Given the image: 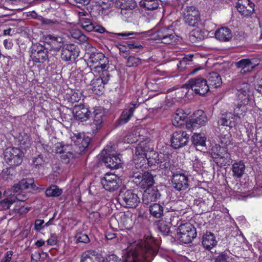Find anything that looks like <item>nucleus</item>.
<instances>
[{"mask_svg": "<svg viewBox=\"0 0 262 262\" xmlns=\"http://www.w3.org/2000/svg\"><path fill=\"white\" fill-rule=\"evenodd\" d=\"M129 246L123 253L122 262H151L157 254L159 245L151 235H136L133 230H122Z\"/></svg>", "mask_w": 262, "mask_h": 262, "instance_id": "obj_1", "label": "nucleus"}, {"mask_svg": "<svg viewBox=\"0 0 262 262\" xmlns=\"http://www.w3.org/2000/svg\"><path fill=\"white\" fill-rule=\"evenodd\" d=\"M99 77L94 78V74L92 72L86 73L84 75V80L87 83H90L91 89L96 95L102 94L104 89V85L106 84L110 80V74L108 71L101 72Z\"/></svg>", "mask_w": 262, "mask_h": 262, "instance_id": "obj_2", "label": "nucleus"}, {"mask_svg": "<svg viewBox=\"0 0 262 262\" xmlns=\"http://www.w3.org/2000/svg\"><path fill=\"white\" fill-rule=\"evenodd\" d=\"M118 199L121 206L128 208H135L140 203L137 194L132 190L126 189L120 190Z\"/></svg>", "mask_w": 262, "mask_h": 262, "instance_id": "obj_3", "label": "nucleus"}, {"mask_svg": "<svg viewBox=\"0 0 262 262\" xmlns=\"http://www.w3.org/2000/svg\"><path fill=\"white\" fill-rule=\"evenodd\" d=\"M152 38L165 44H171L178 40V36L176 35L171 26L163 27L158 29L152 34Z\"/></svg>", "mask_w": 262, "mask_h": 262, "instance_id": "obj_4", "label": "nucleus"}, {"mask_svg": "<svg viewBox=\"0 0 262 262\" xmlns=\"http://www.w3.org/2000/svg\"><path fill=\"white\" fill-rule=\"evenodd\" d=\"M152 38L165 44H171L178 40V36L176 35L171 26L163 27L158 29L152 34Z\"/></svg>", "mask_w": 262, "mask_h": 262, "instance_id": "obj_5", "label": "nucleus"}, {"mask_svg": "<svg viewBox=\"0 0 262 262\" xmlns=\"http://www.w3.org/2000/svg\"><path fill=\"white\" fill-rule=\"evenodd\" d=\"M89 62L96 66L93 68V71L95 73H100L101 72L108 71L109 68L108 60L107 57L101 52H95L90 54L89 56Z\"/></svg>", "mask_w": 262, "mask_h": 262, "instance_id": "obj_6", "label": "nucleus"}, {"mask_svg": "<svg viewBox=\"0 0 262 262\" xmlns=\"http://www.w3.org/2000/svg\"><path fill=\"white\" fill-rule=\"evenodd\" d=\"M114 150L113 146L107 145L102 151L101 156L105 165L111 169H118L121 164V160L118 155L112 154Z\"/></svg>", "mask_w": 262, "mask_h": 262, "instance_id": "obj_7", "label": "nucleus"}, {"mask_svg": "<svg viewBox=\"0 0 262 262\" xmlns=\"http://www.w3.org/2000/svg\"><path fill=\"white\" fill-rule=\"evenodd\" d=\"M184 87L189 90L191 89L196 94L200 95H205L209 90L206 79L201 77L189 79L188 83L184 85Z\"/></svg>", "mask_w": 262, "mask_h": 262, "instance_id": "obj_8", "label": "nucleus"}, {"mask_svg": "<svg viewBox=\"0 0 262 262\" xmlns=\"http://www.w3.org/2000/svg\"><path fill=\"white\" fill-rule=\"evenodd\" d=\"M56 154L60 155L61 161L64 163H69L76 156L78 152L71 145L59 143L55 147Z\"/></svg>", "mask_w": 262, "mask_h": 262, "instance_id": "obj_9", "label": "nucleus"}, {"mask_svg": "<svg viewBox=\"0 0 262 262\" xmlns=\"http://www.w3.org/2000/svg\"><path fill=\"white\" fill-rule=\"evenodd\" d=\"M106 120L104 110L102 108L95 109L92 114V119L90 123L93 134L96 133L103 126Z\"/></svg>", "mask_w": 262, "mask_h": 262, "instance_id": "obj_10", "label": "nucleus"}, {"mask_svg": "<svg viewBox=\"0 0 262 262\" xmlns=\"http://www.w3.org/2000/svg\"><path fill=\"white\" fill-rule=\"evenodd\" d=\"M132 177L133 181L143 189L152 187L154 183L152 175L148 172L143 173L140 172H135L133 173Z\"/></svg>", "mask_w": 262, "mask_h": 262, "instance_id": "obj_11", "label": "nucleus"}, {"mask_svg": "<svg viewBox=\"0 0 262 262\" xmlns=\"http://www.w3.org/2000/svg\"><path fill=\"white\" fill-rule=\"evenodd\" d=\"M207 120L205 113L202 110H198L193 113L192 118L186 121V127L188 130L192 131L201 125H204Z\"/></svg>", "mask_w": 262, "mask_h": 262, "instance_id": "obj_12", "label": "nucleus"}, {"mask_svg": "<svg viewBox=\"0 0 262 262\" xmlns=\"http://www.w3.org/2000/svg\"><path fill=\"white\" fill-rule=\"evenodd\" d=\"M121 181L119 178L113 173H106L101 180V183L103 187L109 191H114L117 189Z\"/></svg>", "mask_w": 262, "mask_h": 262, "instance_id": "obj_13", "label": "nucleus"}, {"mask_svg": "<svg viewBox=\"0 0 262 262\" xmlns=\"http://www.w3.org/2000/svg\"><path fill=\"white\" fill-rule=\"evenodd\" d=\"M254 4L250 0H238L236 8L239 13L244 17L250 18L254 12Z\"/></svg>", "mask_w": 262, "mask_h": 262, "instance_id": "obj_14", "label": "nucleus"}, {"mask_svg": "<svg viewBox=\"0 0 262 262\" xmlns=\"http://www.w3.org/2000/svg\"><path fill=\"white\" fill-rule=\"evenodd\" d=\"M30 56L35 62H42L48 58V49L40 44L33 45L31 47Z\"/></svg>", "mask_w": 262, "mask_h": 262, "instance_id": "obj_15", "label": "nucleus"}, {"mask_svg": "<svg viewBox=\"0 0 262 262\" xmlns=\"http://www.w3.org/2000/svg\"><path fill=\"white\" fill-rule=\"evenodd\" d=\"M189 138V135L185 132H174L171 138V146L175 149L181 148L187 144Z\"/></svg>", "mask_w": 262, "mask_h": 262, "instance_id": "obj_16", "label": "nucleus"}, {"mask_svg": "<svg viewBox=\"0 0 262 262\" xmlns=\"http://www.w3.org/2000/svg\"><path fill=\"white\" fill-rule=\"evenodd\" d=\"M184 15L185 22L190 26H197L200 22L199 12L194 7H188Z\"/></svg>", "mask_w": 262, "mask_h": 262, "instance_id": "obj_17", "label": "nucleus"}, {"mask_svg": "<svg viewBox=\"0 0 262 262\" xmlns=\"http://www.w3.org/2000/svg\"><path fill=\"white\" fill-rule=\"evenodd\" d=\"M78 56V51L73 44H69L62 47L61 58L65 61H74Z\"/></svg>", "mask_w": 262, "mask_h": 262, "instance_id": "obj_18", "label": "nucleus"}, {"mask_svg": "<svg viewBox=\"0 0 262 262\" xmlns=\"http://www.w3.org/2000/svg\"><path fill=\"white\" fill-rule=\"evenodd\" d=\"M250 85L246 82H243L236 86L237 92L236 96L239 101L238 103L247 105L249 100V90Z\"/></svg>", "mask_w": 262, "mask_h": 262, "instance_id": "obj_19", "label": "nucleus"}, {"mask_svg": "<svg viewBox=\"0 0 262 262\" xmlns=\"http://www.w3.org/2000/svg\"><path fill=\"white\" fill-rule=\"evenodd\" d=\"M17 139L19 142V146L17 147V165L20 163L22 161L23 158L24 157L25 152L26 151V149L29 145V137L26 133L20 134L17 137Z\"/></svg>", "mask_w": 262, "mask_h": 262, "instance_id": "obj_20", "label": "nucleus"}, {"mask_svg": "<svg viewBox=\"0 0 262 262\" xmlns=\"http://www.w3.org/2000/svg\"><path fill=\"white\" fill-rule=\"evenodd\" d=\"M171 182L173 187L179 191L185 190L188 187V178L184 173H174L172 176Z\"/></svg>", "mask_w": 262, "mask_h": 262, "instance_id": "obj_21", "label": "nucleus"}, {"mask_svg": "<svg viewBox=\"0 0 262 262\" xmlns=\"http://www.w3.org/2000/svg\"><path fill=\"white\" fill-rule=\"evenodd\" d=\"M45 43L50 45L51 49L54 51H59L64 44L63 38L54 34H48L43 36Z\"/></svg>", "mask_w": 262, "mask_h": 262, "instance_id": "obj_22", "label": "nucleus"}, {"mask_svg": "<svg viewBox=\"0 0 262 262\" xmlns=\"http://www.w3.org/2000/svg\"><path fill=\"white\" fill-rule=\"evenodd\" d=\"M160 196L161 194L156 187H148L145 190L143 194V203L148 205L152 202L157 201Z\"/></svg>", "mask_w": 262, "mask_h": 262, "instance_id": "obj_23", "label": "nucleus"}, {"mask_svg": "<svg viewBox=\"0 0 262 262\" xmlns=\"http://www.w3.org/2000/svg\"><path fill=\"white\" fill-rule=\"evenodd\" d=\"M72 139V140L74 141L75 144V146L73 147L76 149L77 148H79V150H78V154L85 150L88 147L91 141L89 137H84V136L82 137L80 134H75Z\"/></svg>", "mask_w": 262, "mask_h": 262, "instance_id": "obj_24", "label": "nucleus"}, {"mask_svg": "<svg viewBox=\"0 0 262 262\" xmlns=\"http://www.w3.org/2000/svg\"><path fill=\"white\" fill-rule=\"evenodd\" d=\"M136 108L135 104L131 103L127 108L124 110L119 119L115 122L116 127H118L126 123L133 115Z\"/></svg>", "mask_w": 262, "mask_h": 262, "instance_id": "obj_25", "label": "nucleus"}, {"mask_svg": "<svg viewBox=\"0 0 262 262\" xmlns=\"http://www.w3.org/2000/svg\"><path fill=\"white\" fill-rule=\"evenodd\" d=\"M80 262H105V259L96 251L89 250L82 254Z\"/></svg>", "mask_w": 262, "mask_h": 262, "instance_id": "obj_26", "label": "nucleus"}, {"mask_svg": "<svg viewBox=\"0 0 262 262\" xmlns=\"http://www.w3.org/2000/svg\"><path fill=\"white\" fill-rule=\"evenodd\" d=\"M90 111L83 105H75L73 107V114L74 118L81 122L85 121L89 118Z\"/></svg>", "mask_w": 262, "mask_h": 262, "instance_id": "obj_27", "label": "nucleus"}, {"mask_svg": "<svg viewBox=\"0 0 262 262\" xmlns=\"http://www.w3.org/2000/svg\"><path fill=\"white\" fill-rule=\"evenodd\" d=\"M235 65L237 69H241L239 73L242 75L250 72L256 66L249 59H242L236 62Z\"/></svg>", "mask_w": 262, "mask_h": 262, "instance_id": "obj_28", "label": "nucleus"}, {"mask_svg": "<svg viewBox=\"0 0 262 262\" xmlns=\"http://www.w3.org/2000/svg\"><path fill=\"white\" fill-rule=\"evenodd\" d=\"M202 243L206 249L210 250L216 245L217 241L213 233L207 231L203 236Z\"/></svg>", "mask_w": 262, "mask_h": 262, "instance_id": "obj_29", "label": "nucleus"}, {"mask_svg": "<svg viewBox=\"0 0 262 262\" xmlns=\"http://www.w3.org/2000/svg\"><path fill=\"white\" fill-rule=\"evenodd\" d=\"M196 230H183L178 232L177 238L184 244H188L196 237Z\"/></svg>", "mask_w": 262, "mask_h": 262, "instance_id": "obj_30", "label": "nucleus"}, {"mask_svg": "<svg viewBox=\"0 0 262 262\" xmlns=\"http://www.w3.org/2000/svg\"><path fill=\"white\" fill-rule=\"evenodd\" d=\"M215 38L221 41H228L232 37V34L230 29L222 27L215 32Z\"/></svg>", "mask_w": 262, "mask_h": 262, "instance_id": "obj_31", "label": "nucleus"}, {"mask_svg": "<svg viewBox=\"0 0 262 262\" xmlns=\"http://www.w3.org/2000/svg\"><path fill=\"white\" fill-rule=\"evenodd\" d=\"M221 143L222 145V147L221 145H215L213 146L211 149V156L213 159L214 157H219L223 154V151H225L227 150L225 146L229 145L230 144V141L224 137L221 139Z\"/></svg>", "mask_w": 262, "mask_h": 262, "instance_id": "obj_32", "label": "nucleus"}, {"mask_svg": "<svg viewBox=\"0 0 262 262\" xmlns=\"http://www.w3.org/2000/svg\"><path fill=\"white\" fill-rule=\"evenodd\" d=\"M236 121L231 112H224L221 114L218 122L222 126L232 127L236 125Z\"/></svg>", "mask_w": 262, "mask_h": 262, "instance_id": "obj_33", "label": "nucleus"}, {"mask_svg": "<svg viewBox=\"0 0 262 262\" xmlns=\"http://www.w3.org/2000/svg\"><path fill=\"white\" fill-rule=\"evenodd\" d=\"M206 81L209 87L214 88L220 86L222 84L221 76L216 72L210 73L207 77Z\"/></svg>", "mask_w": 262, "mask_h": 262, "instance_id": "obj_34", "label": "nucleus"}, {"mask_svg": "<svg viewBox=\"0 0 262 262\" xmlns=\"http://www.w3.org/2000/svg\"><path fill=\"white\" fill-rule=\"evenodd\" d=\"M207 35L206 31L196 28L192 30L189 34V40L192 43H197L203 40Z\"/></svg>", "mask_w": 262, "mask_h": 262, "instance_id": "obj_35", "label": "nucleus"}, {"mask_svg": "<svg viewBox=\"0 0 262 262\" xmlns=\"http://www.w3.org/2000/svg\"><path fill=\"white\" fill-rule=\"evenodd\" d=\"M214 162L220 167L229 165L232 162L230 154L226 150L223 151V154L219 157H214Z\"/></svg>", "mask_w": 262, "mask_h": 262, "instance_id": "obj_36", "label": "nucleus"}, {"mask_svg": "<svg viewBox=\"0 0 262 262\" xmlns=\"http://www.w3.org/2000/svg\"><path fill=\"white\" fill-rule=\"evenodd\" d=\"M245 168L246 166L243 161L234 163L232 167L233 176L236 178H241L245 173Z\"/></svg>", "mask_w": 262, "mask_h": 262, "instance_id": "obj_37", "label": "nucleus"}, {"mask_svg": "<svg viewBox=\"0 0 262 262\" xmlns=\"http://www.w3.org/2000/svg\"><path fill=\"white\" fill-rule=\"evenodd\" d=\"M16 153V149L11 147L7 148L4 152L5 159L10 166H12L15 163Z\"/></svg>", "mask_w": 262, "mask_h": 262, "instance_id": "obj_38", "label": "nucleus"}, {"mask_svg": "<svg viewBox=\"0 0 262 262\" xmlns=\"http://www.w3.org/2000/svg\"><path fill=\"white\" fill-rule=\"evenodd\" d=\"M206 138L200 133H194L192 137L193 144L196 147L198 150H201L206 145Z\"/></svg>", "mask_w": 262, "mask_h": 262, "instance_id": "obj_39", "label": "nucleus"}, {"mask_svg": "<svg viewBox=\"0 0 262 262\" xmlns=\"http://www.w3.org/2000/svg\"><path fill=\"white\" fill-rule=\"evenodd\" d=\"M35 187L33 179H23L17 183V190L19 191L27 189L30 187L34 188Z\"/></svg>", "mask_w": 262, "mask_h": 262, "instance_id": "obj_40", "label": "nucleus"}, {"mask_svg": "<svg viewBox=\"0 0 262 262\" xmlns=\"http://www.w3.org/2000/svg\"><path fill=\"white\" fill-rule=\"evenodd\" d=\"M247 110L246 105L238 103L233 111V117L237 121L241 119Z\"/></svg>", "mask_w": 262, "mask_h": 262, "instance_id": "obj_41", "label": "nucleus"}, {"mask_svg": "<svg viewBox=\"0 0 262 262\" xmlns=\"http://www.w3.org/2000/svg\"><path fill=\"white\" fill-rule=\"evenodd\" d=\"M150 148L145 143H140L136 148L135 154L134 156L146 158Z\"/></svg>", "mask_w": 262, "mask_h": 262, "instance_id": "obj_42", "label": "nucleus"}, {"mask_svg": "<svg viewBox=\"0 0 262 262\" xmlns=\"http://www.w3.org/2000/svg\"><path fill=\"white\" fill-rule=\"evenodd\" d=\"M150 213L157 218H160L163 214V207L159 204L154 203L150 206Z\"/></svg>", "mask_w": 262, "mask_h": 262, "instance_id": "obj_43", "label": "nucleus"}, {"mask_svg": "<svg viewBox=\"0 0 262 262\" xmlns=\"http://www.w3.org/2000/svg\"><path fill=\"white\" fill-rule=\"evenodd\" d=\"M62 193V189L59 188L56 185L50 186L45 191L47 197H57L60 196Z\"/></svg>", "mask_w": 262, "mask_h": 262, "instance_id": "obj_44", "label": "nucleus"}, {"mask_svg": "<svg viewBox=\"0 0 262 262\" xmlns=\"http://www.w3.org/2000/svg\"><path fill=\"white\" fill-rule=\"evenodd\" d=\"M157 152L150 148V150L146 157V159L148 164L150 165L157 164L160 158Z\"/></svg>", "mask_w": 262, "mask_h": 262, "instance_id": "obj_45", "label": "nucleus"}, {"mask_svg": "<svg viewBox=\"0 0 262 262\" xmlns=\"http://www.w3.org/2000/svg\"><path fill=\"white\" fill-rule=\"evenodd\" d=\"M78 23L82 29L87 32H91L95 29L94 25L91 21L90 17H85L83 21H79Z\"/></svg>", "mask_w": 262, "mask_h": 262, "instance_id": "obj_46", "label": "nucleus"}, {"mask_svg": "<svg viewBox=\"0 0 262 262\" xmlns=\"http://www.w3.org/2000/svg\"><path fill=\"white\" fill-rule=\"evenodd\" d=\"M192 55L185 56L179 61L177 67L180 71H183L187 68V64H188L189 62L192 61Z\"/></svg>", "mask_w": 262, "mask_h": 262, "instance_id": "obj_47", "label": "nucleus"}, {"mask_svg": "<svg viewBox=\"0 0 262 262\" xmlns=\"http://www.w3.org/2000/svg\"><path fill=\"white\" fill-rule=\"evenodd\" d=\"M157 165L162 169H167L170 168V162L168 157L160 156V158L158 162Z\"/></svg>", "mask_w": 262, "mask_h": 262, "instance_id": "obj_48", "label": "nucleus"}, {"mask_svg": "<svg viewBox=\"0 0 262 262\" xmlns=\"http://www.w3.org/2000/svg\"><path fill=\"white\" fill-rule=\"evenodd\" d=\"M141 63V60L138 57L130 56L127 58L126 65L128 67H137Z\"/></svg>", "mask_w": 262, "mask_h": 262, "instance_id": "obj_49", "label": "nucleus"}, {"mask_svg": "<svg viewBox=\"0 0 262 262\" xmlns=\"http://www.w3.org/2000/svg\"><path fill=\"white\" fill-rule=\"evenodd\" d=\"M145 3H143L142 5L140 6L142 7L145 8L146 9L148 10H153L158 8L159 3L157 0H154L150 3L148 1H145Z\"/></svg>", "mask_w": 262, "mask_h": 262, "instance_id": "obj_50", "label": "nucleus"}, {"mask_svg": "<svg viewBox=\"0 0 262 262\" xmlns=\"http://www.w3.org/2000/svg\"><path fill=\"white\" fill-rule=\"evenodd\" d=\"M75 239L80 243H88L90 242L89 237L86 233L78 232L75 236Z\"/></svg>", "mask_w": 262, "mask_h": 262, "instance_id": "obj_51", "label": "nucleus"}, {"mask_svg": "<svg viewBox=\"0 0 262 262\" xmlns=\"http://www.w3.org/2000/svg\"><path fill=\"white\" fill-rule=\"evenodd\" d=\"M133 160L137 168L143 167L147 161L146 158H144V157L134 156Z\"/></svg>", "mask_w": 262, "mask_h": 262, "instance_id": "obj_52", "label": "nucleus"}, {"mask_svg": "<svg viewBox=\"0 0 262 262\" xmlns=\"http://www.w3.org/2000/svg\"><path fill=\"white\" fill-rule=\"evenodd\" d=\"M100 214L97 211L92 212L89 215V222L92 224L98 223L100 220Z\"/></svg>", "mask_w": 262, "mask_h": 262, "instance_id": "obj_53", "label": "nucleus"}, {"mask_svg": "<svg viewBox=\"0 0 262 262\" xmlns=\"http://www.w3.org/2000/svg\"><path fill=\"white\" fill-rule=\"evenodd\" d=\"M15 168L11 166L4 169L2 171L3 177L6 179H8L10 176H15Z\"/></svg>", "mask_w": 262, "mask_h": 262, "instance_id": "obj_54", "label": "nucleus"}, {"mask_svg": "<svg viewBox=\"0 0 262 262\" xmlns=\"http://www.w3.org/2000/svg\"><path fill=\"white\" fill-rule=\"evenodd\" d=\"M114 5L116 7L121 10H127L130 8L126 0H116Z\"/></svg>", "mask_w": 262, "mask_h": 262, "instance_id": "obj_55", "label": "nucleus"}, {"mask_svg": "<svg viewBox=\"0 0 262 262\" xmlns=\"http://www.w3.org/2000/svg\"><path fill=\"white\" fill-rule=\"evenodd\" d=\"M50 224V221L45 224L43 220H36L34 223V229H41L47 228Z\"/></svg>", "mask_w": 262, "mask_h": 262, "instance_id": "obj_56", "label": "nucleus"}, {"mask_svg": "<svg viewBox=\"0 0 262 262\" xmlns=\"http://www.w3.org/2000/svg\"><path fill=\"white\" fill-rule=\"evenodd\" d=\"M45 162V158L41 155H39L33 159V163L36 166H42Z\"/></svg>", "mask_w": 262, "mask_h": 262, "instance_id": "obj_57", "label": "nucleus"}, {"mask_svg": "<svg viewBox=\"0 0 262 262\" xmlns=\"http://www.w3.org/2000/svg\"><path fill=\"white\" fill-rule=\"evenodd\" d=\"M14 202L15 200H10L8 199H6L3 201H0V209H9L10 205H12Z\"/></svg>", "mask_w": 262, "mask_h": 262, "instance_id": "obj_58", "label": "nucleus"}, {"mask_svg": "<svg viewBox=\"0 0 262 262\" xmlns=\"http://www.w3.org/2000/svg\"><path fill=\"white\" fill-rule=\"evenodd\" d=\"M78 17V21H83L85 17H90V14L85 10L81 9L80 11H76Z\"/></svg>", "mask_w": 262, "mask_h": 262, "instance_id": "obj_59", "label": "nucleus"}, {"mask_svg": "<svg viewBox=\"0 0 262 262\" xmlns=\"http://www.w3.org/2000/svg\"><path fill=\"white\" fill-rule=\"evenodd\" d=\"M228 258L229 256L226 253H222L216 257L215 262H228Z\"/></svg>", "mask_w": 262, "mask_h": 262, "instance_id": "obj_60", "label": "nucleus"}, {"mask_svg": "<svg viewBox=\"0 0 262 262\" xmlns=\"http://www.w3.org/2000/svg\"><path fill=\"white\" fill-rule=\"evenodd\" d=\"M127 46L130 49H136L143 48L142 46L138 42L132 41L127 43Z\"/></svg>", "mask_w": 262, "mask_h": 262, "instance_id": "obj_61", "label": "nucleus"}, {"mask_svg": "<svg viewBox=\"0 0 262 262\" xmlns=\"http://www.w3.org/2000/svg\"><path fill=\"white\" fill-rule=\"evenodd\" d=\"M72 36L74 38L85 40L86 37L79 30H76L72 33Z\"/></svg>", "mask_w": 262, "mask_h": 262, "instance_id": "obj_62", "label": "nucleus"}, {"mask_svg": "<svg viewBox=\"0 0 262 262\" xmlns=\"http://www.w3.org/2000/svg\"><path fill=\"white\" fill-rule=\"evenodd\" d=\"M42 22L43 24L48 25H58L60 24V22L56 19L43 18Z\"/></svg>", "mask_w": 262, "mask_h": 262, "instance_id": "obj_63", "label": "nucleus"}, {"mask_svg": "<svg viewBox=\"0 0 262 262\" xmlns=\"http://www.w3.org/2000/svg\"><path fill=\"white\" fill-rule=\"evenodd\" d=\"M30 4L28 2H25L22 0H17V11L23 10L24 9L29 6Z\"/></svg>", "mask_w": 262, "mask_h": 262, "instance_id": "obj_64", "label": "nucleus"}]
</instances>
